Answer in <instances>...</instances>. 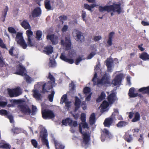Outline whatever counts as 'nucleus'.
<instances>
[{
	"label": "nucleus",
	"mask_w": 149,
	"mask_h": 149,
	"mask_svg": "<svg viewBox=\"0 0 149 149\" xmlns=\"http://www.w3.org/2000/svg\"><path fill=\"white\" fill-rule=\"evenodd\" d=\"M140 115L138 112H136L135 114V116L134 118L132 120V122H136L140 119Z\"/></svg>",
	"instance_id": "obj_34"
},
{
	"label": "nucleus",
	"mask_w": 149,
	"mask_h": 149,
	"mask_svg": "<svg viewBox=\"0 0 149 149\" xmlns=\"http://www.w3.org/2000/svg\"><path fill=\"white\" fill-rule=\"evenodd\" d=\"M25 70L23 66L21 65L17 66L16 71L14 73L15 74L24 76V78L26 80V81L28 83L30 82L31 79L30 77L26 74L25 72Z\"/></svg>",
	"instance_id": "obj_2"
},
{
	"label": "nucleus",
	"mask_w": 149,
	"mask_h": 149,
	"mask_svg": "<svg viewBox=\"0 0 149 149\" xmlns=\"http://www.w3.org/2000/svg\"><path fill=\"white\" fill-rule=\"evenodd\" d=\"M82 125L83 126V127L84 128H88V124L86 123L85 122H84V123H82Z\"/></svg>",
	"instance_id": "obj_64"
},
{
	"label": "nucleus",
	"mask_w": 149,
	"mask_h": 149,
	"mask_svg": "<svg viewBox=\"0 0 149 149\" xmlns=\"http://www.w3.org/2000/svg\"><path fill=\"white\" fill-rule=\"evenodd\" d=\"M8 30L9 32L12 33H15L16 31L15 29L12 27H9L8 28Z\"/></svg>",
	"instance_id": "obj_45"
},
{
	"label": "nucleus",
	"mask_w": 149,
	"mask_h": 149,
	"mask_svg": "<svg viewBox=\"0 0 149 149\" xmlns=\"http://www.w3.org/2000/svg\"><path fill=\"white\" fill-rule=\"evenodd\" d=\"M117 98L115 93H111L108 97V100L110 104H111L116 100Z\"/></svg>",
	"instance_id": "obj_21"
},
{
	"label": "nucleus",
	"mask_w": 149,
	"mask_h": 149,
	"mask_svg": "<svg viewBox=\"0 0 149 149\" xmlns=\"http://www.w3.org/2000/svg\"><path fill=\"white\" fill-rule=\"evenodd\" d=\"M32 115H34L36 114V112L37 111V109L36 106L32 105Z\"/></svg>",
	"instance_id": "obj_49"
},
{
	"label": "nucleus",
	"mask_w": 149,
	"mask_h": 149,
	"mask_svg": "<svg viewBox=\"0 0 149 149\" xmlns=\"http://www.w3.org/2000/svg\"><path fill=\"white\" fill-rule=\"evenodd\" d=\"M91 89L90 88L88 87H85L84 90V94L89 93Z\"/></svg>",
	"instance_id": "obj_47"
},
{
	"label": "nucleus",
	"mask_w": 149,
	"mask_h": 149,
	"mask_svg": "<svg viewBox=\"0 0 149 149\" xmlns=\"http://www.w3.org/2000/svg\"><path fill=\"white\" fill-rule=\"evenodd\" d=\"M7 111L6 110H0V114L1 115L4 114L7 115Z\"/></svg>",
	"instance_id": "obj_59"
},
{
	"label": "nucleus",
	"mask_w": 149,
	"mask_h": 149,
	"mask_svg": "<svg viewBox=\"0 0 149 149\" xmlns=\"http://www.w3.org/2000/svg\"><path fill=\"white\" fill-rule=\"evenodd\" d=\"M56 149H64V147L59 143L55 141H54Z\"/></svg>",
	"instance_id": "obj_35"
},
{
	"label": "nucleus",
	"mask_w": 149,
	"mask_h": 149,
	"mask_svg": "<svg viewBox=\"0 0 149 149\" xmlns=\"http://www.w3.org/2000/svg\"><path fill=\"white\" fill-rule=\"evenodd\" d=\"M40 136L42 138V140L43 143L46 145L48 149L49 148L48 142L47 138V130L45 129L44 131L41 132Z\"/></svg>",
	"instance_id": "obj_10"
},
{
	"label": "nucleus",
	"mask_w": 149,
	"mask_h": 149,
	"mask_svg": "<svg viewBox=\"0 0 149 149\" xmlns=\"http://www.w3.org/2000/svg\"><path fill=\"white\" fill-rule=\"evenodd\" d=\"M61 43V44L66 49L68 50L70 49L71 44L70 38L69 37H65V41L62 40Z\"/></svg>",
	"instance_id": "obj_11"
},
{
	"label": "nucleus",
	"mask_w": 149,
	"mask_h": 149,
	"mask_svg": "<svg viewBox=\"0 0 149 149\" xmlns=\"http://www.w3.org/2000/svg\"><path fill=\"white\" fill-rule=\"evenodd\" d=\"M82 17L83 19V20L85 21V17L86 16V12L84 10L82 11Z\"/></svg>",
	"instance_id": "obj_63"
},
{
	"label": "nucleus",
	"mask_w": 149,
	"mask_h": 149,
	"mask_svg": "<svg viewBox=\"0 0 149 149\" xmlns=\"http://www.w3.org/2000/svg\"><path fill=\"white\" fill-rule=\"evenodd\" d=\"M73 36L77 40H80L81 42L84 41V37L82 35L81 33L79 31L74 29L72 32Z\"/></svg>",
	"instance_id": "obj_9"
},
{
	"label": "nucleus",
	"mask_w": 149,
	"mask_h": 149,
	"mask_svg": "<svg viewBox=\"0 0 149 149\" xmlns=\"http://www.w3.org/2000/svg\"><path fill=\"white\" fill-rule=\"evenodd\" d=\"M0 46L3 48L7 49L5 45L3 43V40L0 38Z\"/></svg>",
	"instance_id": "obj_54"
},
{
	"label": "nucleus",
	"mask_w": 149,
	"mask_h": 149,
	"mask_svg": "<svg viewBox=\"0 0 149 149\" xmlns=\"http://www.w3.org/2000/svg\"><path fill=\"white\" fill-rule=\"evenodd\" d=\"M81 101L79 99L78 97L76 96L75 97V102L74 103L75 108L74 111L76 112L78 109L79 108L80 106Z\"/></svg>",
	"instance_id": "obj_22"
},
{
	"label": "nucleus",
	"mask_w": 149,
	"mask_h": 149,
	"mask_svg": "<svg viewBox=\"0 0 149 149\" xmlns=\"http://www.w3.org/2000/svg\"><path fill=\"white\" fill-rule=\"evenodd\" d=\"M79 131L80 133L82 134L83 137V141L82 142V146L85 147L88 144L90 137V134L89 133L85 132L82 133V128L80 125H79Z\"/></svg>",
	"instance_id": "obj_4"
},
{
	"label": "nucleus",
	"mask_w": 149,
	"mask_h": 149,
	"mask_svg": "<svg viewBox=\"0 0 149 149\" xmlns=\"http://www.w3.org/2000/svg\"><path fill=\"white\" fill-rule=\"evenodd\" d=\"M105 97L106 94L105 93L102 92L101 93L100 96L97 99L96 101L97 102H99L105 99Z\"/></svg>",
	"instance_id": "obj_30"
},
{
	"label": "nucleus",
	"mask_w": 149,
	"mask_h": 149,
	"mask_svg": "<svg viewBox=\"0 0 149 149\" xmlns=\"http://www.w3.org/2000/svg\"><path fill=\"white\" fill-rule=\"evenodd\" d=\"M123 76L122 74L118 75L112 81V84L114 86L119 85L121 83L122 78Z\"/></svg>",
	"instance_id": "obj_12"
},
{
	"label": "nucleus",
	"mask_w": 149,
	"mask_h": 149,
	"mask_svg": "<svg viewBox=\"0 0 149 149\" xmlns=\"http://www.w3.org/2000/svg\"><path fill=\"white\" fill-rule=\"evenodd\" d=\"M96 54V53L93 52L91 53L87 57V58L88 59H91L94 55Z\"/></svg>",
	"instance_id": "obj_53"
},
{
	"label": "nucleus",
	"mask_w": 149,
	"mask_h": 149,
	"mask_svg": "<svg viewBox=\"0 0 149 149\" xmlns=\"http://www.w3.org/2000/svg\"><path fill=\"white\" fill-rule=\"evenodd\" d=\"M8 91L9 95L11 97L17 96L21 94L20 88L18 87L13 90L8 89Z\"/></svg>",
	"instance_id": "obj_8"
},
{
	"label": "nucleus",
	"mask_w": 149,
	"mask_h": 149,
	"mask_svg": "<svg viewBox=\"0 0 149 149\" xmlns=\"http://www.w3.org/2000/svg\"><path fill=\"white\" fill-rule=\"evenodd\" d=\"M84 8L90 11H91V12H92V10L91 9V6H90V5H89L88 4H84Z\"/></svg>",
	"instance_id": "obj_57"
},
{
	"label": "nucleus",
	"mask_w": 149,
	"mask_h": 149,
	"mask_svg": "<svg viewBox=\"0 0 149 149\" xmlns=\"http://www.w3.org/2000/svg\"><path fill=\"white\" fill-rule=\"evenodd\" d=\"M95 113H92L90 118L89 122L91 125H92L95 123Z\"/></svg>",
	"instance_id": "obj_32"
},
{
	"label": "nucleus",
	"mask_w": 149,
	"mask_h": 149,
	"mask_svg": "<svg viewBox=\"0 0 149 149\" xmlns=\"http://www.w3.org/2000/svg\"><path fill=\"white\" fill-rule=\"evenodd\" d=\"M140 58L144 60H149V55L146 53H143L140 56Z\"/></svg>",
	"instance_id": "obj_33"
},
{
	"label": "nucleus",
	"mask_w": 149,
	"mask_h": 149,
	"mask_svg": "<svg viewBox=\"0 0 149 149\" xmlns=\"http://www.w3.org/2000/svg\"><path fill=\"white\" fill-rule=\"evenodd\" d=\"M8 103L6 102L0 101V106L3 107H5Z\"/></svg>",
	"instance_id": "obj_56"
},
{
	"label": "nucleus",
	"mask_w": 149,
	"mask_h": 149,
	"mask_svg": "<svg viewBox=\"0 0 149 149\" xmlns=\"http://www.w3.org/2000/svg\"><path fill=\"white\" fill-rule=\"evenodd\" d=\"M45 8L48 10L52 9V6L50 3V2H45Z\"/></svg>",
	"instance_id": "obj_37"
},
{
	"label": "nucleus",
	"mask_w": 149,
	"mask_h": 149,
	"mask_svg": "<svg viewBox=\"0 0 149 149\" xmlns=\"http://www.w3.org/2000/svg\"><path fill=\"white\" fill-rule=\"evenodd\" d=\"M59 18L60 20L62 22V23H63V20H67V17L63 15L60 16L59 17Z\"/></svg>",
	"instance_id": "obj_51"
},
{
	"label": "nucleus",
	"mask_w": 149,
	"mask_h": 149,
	"mask_svg": "<svg viewBox=\"0 0 149 149\" xmlns=\"http://www.w3.org/2000/svg\"><path fill=\"white\" fill-rule=\"evenodd\" d=\"M56 65V63L54 59L50 60V62L49 64V67H53L55 66Z\"/></svg>",
	"instance_id": "obj_42"
},
{
	"label": "nucleus",
	"mask_w": 149,
	"mask_h": 149,
	"mask_svg": "<svg viewBox=\"0 0 149 149\" xmlns=\"http://www.w3.org/2000/svg\"><path fill=\"white\" fill-rule=\"evenodd\" d=\"M111 7V6H100L98 7V10L99 12L102 13L105 12L109 13L110 12V10Z\"/></svg>",
	"instance_id": "obj_14"
},
{
	"label": "nucleus",
	"mask_w": 149,
	"mask_h": 149,
	"mask_svg": "<svg viewBox=\"0 0 149 149\" xmlns=\"http://www.w3.org/2000/svg\"><path fill=\"white\" fill-rule=\"evenodd\" d=\"M114 118L111 116L106 118L104 123V126L106 127H109L113 123Z\"/></svg>",
	"instance_id": "obj_18"
},
{
	"label": "nucleus",
	"mask_w": 149,
	"mask_h": 149,
	"mask_svg": "<svg viewBox=\"0 0 149 149\" xmlns=\"http://www.w3.org/2000/svg\"><path fill=\"white\" fill-rule=\"evenodd\" d=\"M127 124V123L124 121H121L117 124V126L118 127H120L125 126Z\"/></svg>",
	"instance_id": "obj_38"
},
{
	"label": "nucleus",
	"mask_w": 149,
	"mask_h": 149,
	"mask_svg": "<svg viewBox=\"0 0 149 149\" xmlns=\"http://www.w3.org/2000/svg\"><path fill=\"white\" fill-rule=\"evenodd\" d=\"M15 49L14 47H12L11 48H10L9 50V54L12 56H17V54H15L13 53V51Z\"/></svg>",
	"instance_id": "obj_46"
},
{
	"label": "nucleus",
	"mask_w": 149,
	"mask_h": 149,
	"mask_svg": "<svg viewBox=\"0 0 149 149\" xmlns=\"http://www.w3.org/2000/svg\"><path fill=\"white\" fill-rule=\"evenodd\" d=\"M125 139L126 141L129 142L132 140V137L131 135L126 134H125Z\"/></svg>",
	"instance_id": "obj_40"
},
{
	"label": "nucleus",
	"mask_w": 149,
	"mask_h": 149,
	"mask_svg": "<svg viewBox=\"0 0 149 149\" xmlns=\"http://www.w3.org/2000/svg\"><path fill=\"white\" fill-rule=\"evenodd\" d=\"M81 119L83 122H84L86 121V115L84 113H81Z\"/></svg>",
	"instance_id": "obj_52"
},
{
	"label": "nucleus",
	"mask_w": 149,
	"mask_h": 149,
	"mask_svg": "<svg viewBox=\"0 0 149 149\" xmlns=\"http://www.w3.org/2000/svg\"><path fill=\"white\" fill-rule=\"evenodd\" d=\"M26 33L28 37L27 43L28 46H31L32 45L31 41V37L32 36L33 33L31 30V28L26 31Z\"/></svg>",
	"instance_id": "obj_17"
},
{
	"label": "nucleus",
	"mask_w": 149,
	"mask_h": 149,
	"mask_svg": "<svg viewBox=\"0 0 149 149\" xmlns=\"http://www.w3.org/2000/svg\"><path fill=\"white\" fill-rule=\"evenodd\" d=\"M111 7L110 8V12L113 11V12H117L118 14H120L122 11L123 9L121 7L120 3L116 4L113 3L112 5H110Z\"/></svg>",
	"instance_id": "obj_6"
},
{
	"label": "nucleus",
	"mask_w": 149,
	"mask_h": 149,
	"mask_svg": "<svg viewBox=\"0 0 149 149\" xmlns=\"http://www.w3.org/2000/svg\"><path fill=\"white\" fill-rule=\"evenodd\" d=\"M31 143L33 145L35 148H37L38 142L35 139H32L31 140Z\"/></svg>",
	"instance_id": "obj_50"
},
{
	"label": "nucleus",
	"mask_w": 149,
	"mask_h": 149,
	"mask_svg": "<svg viewBox=\"0 0 149 149\" xmlns=\"http://www.w3.org/2000/svg\"><path fill=\"white\" fill-rule=\"evenodd\" d=\"M100 63H98L95 67L94 70L95 71V74H94V77L92 81L93 82H95L94 84L96 83L95 80L97 79V73L99 72L101 70L100 69Z\"/></svg>",
	"instance_id": "obj_16"
},
{
	"label": "nucleus",
	"mask_w": 149,
	"mask_h": 149,
	"mask_svg": "<svg viewBox=\"0 0 149 149\" xmlns=\"http://www.w3.org/2000/svg\"><path fill=\"white\" fill-rule=\"evenodd\" d=\"M44 51L47 54H49L53 52V47L51 45L47 46L45 48Z\"/></svg>",
	"instance_id": "obj_24"
},
{
	"label": "nucleus",
	"mask_w": 149,
	"mask_h": 149,
	"mask_svg": "<svg viewBox=\"0 0 149 149\" xmlns=\"http://www.w3.org/2000/svg\"><path fill=\"white\" fill-rule=\"evenodd\" d=\"M45 85L46 84L45 83L43 84L42 86V92L44 93H45L46 92H48V91H47L46 89H45Z\"/></svg>",
	"instance_id": "obj_62"
},
{
	"label": "nucleus",
	"mask_w": 149,
	"mask_h": 149,
	"mask_svg": "<svg viewBox=\"0 0 149 149\" xmlns=\"http://www.w3.org/2000/svg\"><path fill=\"white\" fill-rule=\"evenodd\" d=\"M33 96L36 99L40 100L41 98V95L38 92L36 89L33 90Z\"/></svg>",
	"instance_id": "obj_27"
},
{
	"label": "nucleus",
	"mask_w": 149,
	"mask_h": 149,
	"mask_svg": "<svg viewBox=\"0 0 149 149\" xmlns=\"http://www.w3.org/2000/svg\"><path fill=\"white\" fill-rule=\"evenodd\" d=\"M15 40L17 43L20 45L24 49H25L27 46V45L24 40L22 33H21L18 32L17 33Z\"/></svg>",
	"instance_id": "obj_3"
},
{
	"label": "nucleus",
	"mask_w": 149,
	"mask_h": 149,
	"mask_svg": "<svg viewBox=\"0 0 149 149\" xmlns=\"http://www.w3.org/2000/svg\"><path fill=\"white\" fill-rule=\"evenodd\" d=\"M134 88H131L129 91V95L131 97H135L137 96L138 94L134 93Z\"/></svg>",
	"instance_id": "obj_29"
},
{
	"label": "nucleus",
	"mask_w": 149,
	"mask_h": 149,
	"mask_svg": "<svg viewBox=\"0 0 149 149\" xmlns=\"http://www.w3.org/2000/svg\"><path fill=\"white\" fill-rule=\"evenodd\" d=\"M42 114L43 118L45 119H51L55 116L53 112L49 110H45L42 111Z\"/></svg>",
	"instance_id": "obj_7"
},
{
	"label": "nucleus",
	"mask_w": 149,
	"mask_h": 149,
	"mask_svg": "<svg viewBox=\"0 0 149 149\" xmlns=\"http://www.w3.org/2000/svg\"><path fill=\"white\" fill-rule=\"evenodd\" d=\"M12 131L15 134H18L22 132V130L21 129L15 127L13 128L12 130Z\"/></svg>",
	"instance_id": "obj_36"
},
{
	"label": "nucleus",
	"mask_w": 149,
	"mask_h": 149,
	"mask_svg": "<svg viewBox=\"0 0 149 149\" xmlns=\"http://www.w3.org/2000/svg\"><path fill=\"white\" fill-rule=\"evenodd\" d=\"M7 118L10 120V121L11 123H14L13 118V116L11 114H8L7 115Z\"/></svg>",
	"instance_id": "obj_48"
},
{
	"label": "nucleus",
	"mask_w": 149,
	"mask_h": 149,
	"mask_svg": "<svg viewBox=\"0 0 149 149\" xmlns=\"http://www.w3.org/2000/svg\"><path fill=\"white\" fill-rule=\"evenodd\" d=\"M68 29V26L67 25H64L62 29V31L65 32H66Z\"/></svg>",
	"instance_id": "obj_61"
},
{
	"label": "nucleus",
	"mask_w": 149,
	"mask_h": 149,
	"mask_svg": "<svg viewBox=\"0 0 149 149\" xmlns=\"http://www.w3.org/2000/svg\"><path fill=\"white\" fill-rule=\"evenodd\" d=\"M101 38L102 37L101 36H94L93 39L95 41H96L101 39Z\"/></svg>",
	"instance_id": "obj_55"
},
{
	"label": "nucleus",
	"mask_w": 149,
	"mask_h": 149,
	"mask_svg": "<svg viewBox=\"0 0 149 149\" xmlns=\"http://www.w3.org/2000/svg\"><path fill=\"white\" fill-rule=\"evenodd\" d=\"M22 26L25 29H29L31 28V26L29 22L27 21L24 20L21 23Z\"/></svg>",
	"instance_id": "obj_28"
},
{
	"label": "nucleus",
	"mask_w": 149,
	"mask_h": 149,
	"mask_svg": "<svg viewBox=\"0 0 149 149\" xmlns=\"http://www.w3.org/2000/svg\"><path fill=\"white\" fill-rule=\"evenodd\" d=\"M81 106L84 110H85L86 109V104L85 102L83 101L82 102Z\"/></svg>",
	"instance_id": "obj_60"
},
{
	"label": "nucleus",
	"mask_w": 149,
	"mask_h": 149,
	"mask_svg": "<svg viewBox=\"0 0 149 149\" xmlns=\"http://www.w3.org/2000/svg\"><path fill=\"white\" fill-rule=\"evenodd\" d=\"M41 13V11L40 8L38 7L35 8L32 12V14L33 17H36L39 16Z\"/></svg>",
	"instance_id": "obj_19"
},
{
	"label": "nucleus",
	"mask_w": 149,
	"mask_h": 149,
	"mask_svg": "<svg viewBox=\"0 0 149 149\" xmlns=\"http://www.w3.org/2000/svg\"><path fill=\"white\" fill-rule=\"evenodd\" d=\"M42 35V33L41 31H37L36 33V38L38 40H40L41 38Z\"/></svg>",
	"instance_id": "obj_43"
},
{
	"label": "nucleus",
	"mask_w": 149,
	"mask_h": 149,
	"mask_svg": "<svg viewBox=\"0 0 149 149\" xmlns=\"http://www.w3.org/2000/svg\"><path fill=\"white\" fill-rule=\"evenodd\" d=\"M106 65L107 66H112L113 60L112 58H108L106 60Z\"/></svg>",
	"instance_id": "obj_39"
},
{
	"label": "nucleus",
	"mask_w": 149,
	"mask_h": 149,
	"mask_svg": "<svg viewBox=\"0 0 149 149\" xmlns=\"http://www.w3.org/2000/svg\"><path fill=\"white\" fill-rule=\"evenodd\" d=\"M24 102V100L22 99L14 100L13 101L14 103L19 104L18 105V107L22 112L26 114H30L31 113V110L29 108L28 106L22 103Z\"/></svg>",
	"instance_id": "obj_1"
},
{
	"label": "nucleus",
	"mask_w": 149,
	"mask_h": 149,
	"mask_svg": "<svg viewBox=\"0 0 149 149\" xmlns=\"http://www.w3.org/2000/svg\"><path fill=\"white\" fill-rule=\"evenodd\" d=\"M109 104L106 101H104L103 103L101 105V111L102 112H103L106 110V109L109 106Z\"/></svg>",
	"instance_id": "obj_23"
},
{
	"label": "nucleus",
	"mask_w": 149,
	"mask_h": 149,
	"mask_svg": "<svg viewBox=\"0 0 149 149\" xmlns=\"http://www.w3.org/2000/svg\"><path fill=\"white\" fill-rule=\"evenodd\" d=\"M49 78L52 82H54V77L50 73H49Z\"/></svg>",
	"instance_id": "obj_58"
},
{
	"label": "nucleus",
	"mask_w": 149,
	"mask_h": 149,
	"mask_svg": "<svg viewBox=\"0 0 149 149\" xmlns=\"http://www.w3.org/2000/svg\"><path fill=\"white\" fill-rule=\"evenodd\" d=\"M60 58L63 60L70 64H72L74 63V60L72 59L68 58L63 53L61 54Z\"/></svg>",
	"instance_id": "obj_20"
},
{
	"label": "nucleus",
	"mask_w": 149,
	"mask_h": 149,
	"mask_svg": "<svg viewBox=\"0 0 149 149\" xmlns=\"http://www.w3.org/2000/svg\"><path fill=\"white\" fill-rule=\"evenodd\" d=\"M8 10V8L7 6H6L2 13L1 19L4 22L5 21L6 17L7 15V13Z\"/></svg>",
	"instance_id": "obj_25"
},
{
	"label": "nucleus",
	"mask_w": 149,
	"mask_h": 149,
	"mask_svg": "<svg viewBox=\"0 0 149 149\" xmlns=\"http://www.w3.org/2000/svg\"><path fill=\"white\" fill-rule=\"evenodd\" d=\"M10 146L8 144L5 142L0 143V148H2L4 149H10Z\"/></svg>",
	"instance_id": "obj_31"
},
{
	"label": "nucleus",
	"mask_w": 149,
	"mask_h": 149,
	"mask_svg": "<svg viewBox=\"0 0 149 149\" xmlns=\"http://www.w3.org/2000/svg\"><path fill=\"white\" fill-rule=\"evenodd\" d=\"M65 103V106L69 108L70 106V104L71 103V101H68L67 100V95H63L61 99V101L60 103L63 104V103Z\"/></svg>",
	"instance_id": "obj_13"
},
{
	"label": "nucleus",
	"mask_w": 149,
	"mask_h": 149,
	"mask_svg": "<svg viewBox=\"0 0 149 149\" xmlns=\"http://www.w3.org/2000/svg\"><path fill=\"white\" fill-rule=\"evenodd\" d=\"M55 93V92L54 91H52L51 94L49 95L48 96V98L49 101L52 102L53 101V98Z\"/></svg>",
	"instance_id": "obj_41"
},
{
	"label": "nucleus",
	"mask_w": 149,
	"mask_h": 149,
	"mask_svg": "<svg viewBox=\"0 0 149 149\" xmlns=\"http://www.w3.org/2000/svg\"><path fill=\"white\" fill-rule=\"evenodd\" d=\"M85 58H83V56H79L77 58V59L75 63L77 65H78L79 63L83 60H84Z\"/></svg>",
	"instance_id": "obj_44"
},
{
	"label": "nucleus",
	"mask_w": 149,
	"mask_h": 149,
	"mask_svg": "<svg viewBox=\"0 0 149 149\" xmlns=\"http://www.w3.org/2000/svg\"><path fill=\"white\" fill-rule=\"evenodd\" d=\"M72 120L70 118H68L62 121V123L63 125H69L70 126H72Z\"/></svg>",
	"instance_id": "obj_26"
},
{
	"label": "nucleus",
	"mask_w": 149,
	"mask_h": 149,
	"mask_svg": "<svg viewBox=\"0 0 149 149\" xmlns=\"http://www.w3.org/2000/svg\"><path fill=\"white\" fill-rule=\"evenodd\" d=\"M109 76L105 74L101 80H98L97 79L96 80H95L96 83L94 84L95 82H94V84H97L98 85L100 84L102 85L106 84H109Z\"/></svg>",
	"instance_id": "obj_5"
},
{
	"label": "nucleus",
	"mask_w": 149,
	"mask_h": 149,
	"mask_svg": "<svg viewBox=\"0 0 149 149\" xmlns=\"http://www.w3.org/2000/svg\"><path fill=\"white\" fill-rule=\"evenodd\" d=\"M47 39H49L53 45L57 44L58 42V38L54 35H48L47 36Z\"/></svg>",
	"instance_id": "obj_15"
}]
</instances>
